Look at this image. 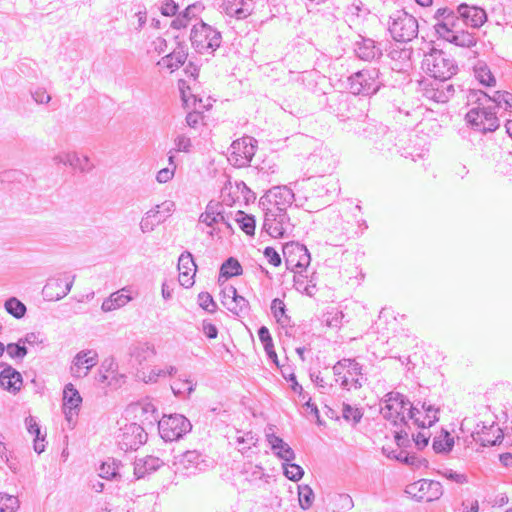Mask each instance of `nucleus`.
<instances>
[{"mask_svg": "<svg viewBox=\"0 0 512 512\" xmlns=\"http://www.w3.org/2000/svg\"><path fill=\"white\" fill-rule=\"evenodd\" d=\"M467 103L474 106L466 114L467 123L479 132H494L500 127L497 112L501 109L512 112V93L495 91L489 95L483 90L470 89Z\"/></svg>", "mask_w": 512, "mask_h": 512, "instance_id": "f257e3e1", "label": "nucleus"}, {"mask_svg": "<svg viewBox=\"0 0 512 512\" xmlns=\"http://www.w3.org/2000/svg\"><path fill=\"white\" fill-rule=\"evenodd\" d=\"M422 66L429 76L440 81L451 79L458 71L454 58L435 48L425 54Z\"/></svg>", "mask_w": 512, "mask_h": 512, "instance_id": "f03ea898", "label": "nucleus"}, {"mask_svg": "<svg viewBox=\"0 0 512 512\" xmlns=\"http://www.w3.org/2000/svg\"><path fill=\"white\" fill-rule=\"evenodd\" d=\"M388 30L396 42L408 43L417 37L419 25L414 16L401 9L390 15Z\"/></svg>", "mask_w": 512, "mask_h": 512, "instance_id": "7ed1b4c3", "label": "nucleus"}, {"mask_svg": "<svg viewBox=\"0 0 512 512\" xmlns=\"http://www.w3.org/2000/svg\"><path fill=\"white\" fill-rule=\"evenodd\" d=\"M192 47L200 54L205 52L213 53L222 42L221 33L211 25L200 20L193 25L190 33Z\"/></svg>", "mask_w": 512, "mask_h": 512, "instance_id": "20e7f679", "label": "nucleus"}, {"mask_svg": "<svg viewBox=\"0 0 512 512\" xmlns=\"http://www.w3.org/2000/svg\"><path fill=\"white\" fill-rule=\"evenodd\" d=\"M382 85L380 71L377 68L363 69L348 77V88L353 95H373Z\"/></svg>", "mask_w": 512, "mask_h": 512, "instance_id": "39448f33", "label": "nucleus"}, {"mask_svg": "<svg viewBox=\"0 0 512 512\" xmlns=\"http://www.w3.org/2000/svg\"><path fill=\"white\" fill-rule=\"evenodd\" d=\"M360 136L373 142L375 149L382 153L392 152L396 147L395 132L386 125L377 122H365L358 132Z\"/></svg>", "mask_w": 512, "mask_h": 512, "instance_id": "423d86ee", "label": "nucleus"}, {"mask_svg": "<svg viewBox=\"0 0 512 512\" xmlns=\"http://www.w3.org/2000/svg\"><path fill=\"white\" fill-rule=\"evenodd\" d=\"M265 211L262 231H265L272 238H285L289 236L294 224L291 223L287 210H274L267 208Z\"/></svg>", "mask_w": 512, "mask_h": 512, "instance_id": "0eeeda50", "label": "nucleus"}, {"mask_svg": "<svg viewBox=\"0 0 512 512\" xmlns=\"http://www.w3.org/2000/svg\"><path fill=\"white\" fill-rule=\"evenodd\" d=\"M407 405H412L410 401L401 393L391 391L384 396L381 414L384 419L390 421L394 426L404 424L408 426L404 410Z\"/></svg>", "mask_w": 512, "mask_h": 512, "instance_id": "6e6552de", "label": "nucleus"}, {"mask_svg": "<svg viewBox=\"0 0 512 512\" xmlns=\"http://www.w3.org/2000/svg\"><path fill=\"white\" fill-rule=\"evenodd\" d=\"M192 429L190 421L181 414L164 415L158 421V430L161 438L172 442L182 438Z\"/></svg>", "mask_w": 512, "mask_h": 512, "instance_id": "1a4fd4ad", "label": "nucleus"}, {"mask_svg": "<svg viewBox=\"0 0 512 512\" xmlns=\"http://www.w3.org/2000/svg\"><path fill=\"white\" fill-rule=\"evenodd\" d=\"M294 200V193L290 188L287 186H274L260 198L259 205L263 210L271 208L283 211L291 207Z\"/></svg>", "mask_w": 512, "mask_h": 512, "instance_id": "9d476101", "label": "nucleus"}, {"mask_svg": "<svg viewBox=\"0 0 512 512\" xmlns=\"http://www.w3.org/2000/svg\"><path fill=\"white\" fill-rule=\"evenodd\" d=\"M229 161L236 167H246L256 153L257 141L255 138L245 136L231 144Z\"/></svg>", "mask_w": 512, "mask_h": 512, "instance_id": "9b49d317", "label": "nucleus"}, {"mask_svg": "<svg viewBox=\"0 0 512 512\" xmlns=\"http://www.w3.org/2000/svg\"><path fill=\"white\" fill-rule=\"evenodd\" d=\"M282 252L287 269L306 270L311 262V256L307 247L299 242L290 241L282 246Z\"/></svg>", "mask_w": 512, "mask_h": 512, "instance_id": "f8f14e48", "label": "nucleus"}, {"mask_svg": "<svg viewBox=\"0 0 512 512\" xmlns=\"http://www.w3.org/2000/svg\"><path fill=\"white\" fill-rule=\"evenodd\" d=\"M147 437V433L139 424H126L118 435V446L125 452L137 450L147 441Z\"/></svg>", "mask_w": 512, "mask_h": 512, "instance_id": "ddd939ff", "label": "nucleus"}, {"mask_svg": "<svg viewBox=\"0 0 512 512\" xmlns=\"http://www.w3.org/2000/svg\"><path fill=\"white\" fill-rule=\"evenodd\" d=\"M434 18L437 20L434 25L438 36L443 39L449 37L450 33L461 27V17L456 10L448 7H442L436 10Z\"/></svg>", "mask_w": 512, "mask_h": 512, "instance_id": "4468645a", "label": "nucleus"}, {"mask_svg": "<svg viewBox=\"0 0 512 512\" xmlns=\"http://www.w3.org/2000/svg\"><path fill=\"white\" fill-rule=\"evenodd\" d=\"M408 418L420 428L431 427L438 422L439 408L427 401H418L409 407Z\"/></svg>", "mask_w": 512, "mask_h": 512, "instance_id": "2eb2a0df", "label": "nucleus"}, {"mask_svg": "<svg viewBox=\"0 0 512 512\" xmlns=\"http://www.w3.org/2000/svg\"><path fill=\"white\" fill-rule=\"evenodd\" d=\"M323 105V109L334 114L340 120L349 118V97L347 94L333 91L330 94L323 93L319 101Z\"/></svg>", "mask_w": 512, "mask_h": 512, "instance_id": "dca6fc26", "label": "nucleus"}, {"mask_svg": "<svg viewBox=\"0 0 512 512\" xmlns=\"http://www.w3.org/2000/svg\"><path fill=\"white\" fill-rule=\"evenodd\" d=\"M175 204L172 201H165L160 205H156L154 208L147 211L140 222V229L143 233H149L161 223H163L167 217L170 216L174 210Z\"/></svg>", "mask_w": 512, "mask_h": 512, "instance_id": "f3484780", "label": "nucleus"}, {"mask_svg": "<svg viewBox=\"0 0 512 512\" xmlns=\"http://www.w3.org/2000/svg\"><path fill=\"white\" fill-rule=\"evenodd\" d=\"M97 363L98 354L95 350H82L74 356L70 373L76 378L85 377Z\"/></svg>", "mask_w": 512, "mask_h": 512, "instance_id": "a211bd4d", "label": "nucleus"}, {"mask_svg": "<svg viewBox=\"0 0 512 512\" xmlns=\"http://www.w3.org/2000/svg\"><path fill=\"white\" fill-rule=\"evenodd\" d=\"M457 12L461 17L462 24L473 29L480 28L488 19L486 11L476 5L461 3L457 6Z\"/></svg>", "mask_w": 512, "mask_h": 512, "instance_id": "6ab92c4d", "label": "nucleus"}, {"mask_svg": "<svg viewBox=\"0 0 512 512\" xmlns=\"http://www.w3.org/2000/svg\"><path fill=\"white\" fill-rule=\"evenodd\" d=\"M308 162L314 168L316 173L324 176L325 174L333 171L337 160L329 149L320 147L309 155Z\"/></svg>", "mask_w": 512, "mask_h": 512, "instance_id": "aec40b11", "label": "nucleus"}, {"mask_svg": "<svg viewBox=\"0 0 512 512\" xmlns=\"http://www.w3.org/2000/svg\"><path fill=\"white\" fill-rule=\"evenodd\" d=\"M208 467L209 463L206 456L197 450L186 451L181 455L178 462V469L188 475L205 471Z\"/></svg>", "mask_w": 512, "mask_h": 512, "instance_id": "412c9836", "label": "nucleus"}, {"mask_svg": "<svg viewBox=\"0 0 512 512\" xmlns=\"http://www.w3.org/2000/svg\"><path fill=\"white\" fill-rule=\"evenodd\" d=\"M73 280L51 278L42 289V294L49 301H56L65 297L71 290Z\"/></svg>", "mask_w": 512, "mask_h": 512, "instance_id": "4be33fe9", "label": "nucleus"}, {"mask_svg": "<svg viewBox=\"0 0 512 512\" xmlns=\"http://www.w3.org/2000/svg\"><path fill=\"white\" fill-rule=\"evenodd\" d=\"M221 8L226 15L240 20L252 13L254 3L253 0H222Z\"/></svg>", "mask_w": 512, "mask_h": 512, "instance_id": "5701e85b", "label": "nucleus"}, {"mask_svg": "<svg viewBox=\"0 0 512 512\" xmlns=\"http://www.w3.org/2000/svg\"><path fill=\"white\" fill-rule=\"evenodd\" d=\"M81 403L82 397L78 390L73 384H67L63 391V412L69 422H71L74 415L78 414Z\"/></svg>", "mask_w": 512, "mask_h": 512, "instance_id": "b1692460", "label": "nucleus"}, {"mask_svg": "<svg viewBox=\"0 0 512 512\" xmlns=\"http://www.w3.org/2000/svg\"><path fill=\"white\" fill-rule=\"evenodd\" d=\"M448 80H434L431 88L425 89V96L438 103H445L454 96V85L447 83Z\"/></svg>", "mask_w": 512, "mask_h": 512, "instance_id": "393cba45", "label": "nucleus"}, {"mask_svg": "<svg viewBox=\"0 0 512 512\" xmlns=\"http://www.w3.org/2000/svg\"><path fill=\"white\" fill-rule=\"evenodd\" d=\"M354 50L357 57L364 61H372L382 56L381 43H377L370 38L362 37L360 41L355 43Z\"/></svg>", "mask_w": 512, "mask_h": 512, "instance_id": "a878e982", "label": "nucleus"}, {"mask_svg": "<svg viewBox=\"0 0 512 512\" xmlns=\"http://www.w3.org/2000/svg\"><path fill=\"white\" fill-rule=\"evenodd\" d=\"M406 44L407 43L395 44L389 51V57L395 62L393 69L406 71L411 67L413 49L406 46Z\"/></svg>", "mask_w": 512, "mask_h": 512, "instance_id": "bb28decb", "label": "nucleus"}, {"mask_svg": "<svg viewBox=\"0 0 512 512\" xmlns=\"http://www.w3.org/2000/svg\"><path fill=\"white\" fill-rule=\"evenodd\" d=\"M3 370L0 372V386L15 394L20 391L22 386V375L12 366L4 363Z\"/></svg>", "mask_w": 512, "mask_h": 512, "instance_id": "cd10ccee", "label": "nucleus"}, {"mask_svg": "<svg viewBox=\"0 0 512 512\" xmlns=\"http://www.w3.org/2000/svg\"><path fill=\"white\" fill-rule=\"evenodd\" d=\"M204 10V5L201 2H195L188 5L176 18L171 22L173 29H182L188 26L190 21L197 19L199 14Z\"/></svg>", "mask_w": 512, "mask_h": 512, "instance_id": "c85d7f7f", "label": "nucleus"}, {"mask_svg": "<svg viewBox=\"0 0 512 512\" xmlns=\"http://www.w3.org/2000/svg\"><path fill=\"white\" fill-rule=\"evenodd\" d=\"M416 486L421 493L419 498L426 499V501L439 499L443 494V487L439 481L422 479L412 485V487Z\"/></svg>", "mask_w": 512, "mask_h": 512, "instance_id": "c756f323", "label": "nucleus"}, {"mask_svg": "<svg viewBox=\"0 0 512 512\" xmlns=\"http://www.w3.org/2000/svg\"><path fill=\"white\" fill-rule=\"evenodd\" d=\"M443 40L458 47L471 48L476 46L478 38L475 33L469 32L468 30L460 27L459 29L454 30L453 33H450L449 37L443 38Z\"/></svg>", "mask_w": 512, "mask_h": 512, "instance_id": "7c9ffc66", "label": "nucleus"}, {"mask_svg": "<svg viewBox=\"0 0 512 512\" xmlns=\"http://www.w3.org/2000/svg\"><path fill=\"white\" fill-rule=\"evenodd\" d=\"M163 464L164 462L158 457L146 456L135 461L134 474L137 478H143L147 474L158 470Z\"/></svg>", "mask_w": 512, "mask_h": 512, "instance_id": "2f4dec72", "label": "nucleus"}, {"mask_svg": "<svg viewBox=\"0 0 512 512\" xmlns=\"http://www.w3.org/2000/svg\"><path fill=\"white\" fill-rule=\"evenodd\" d=\"M132 299L133 298L130 295V291L127 288H122L117 292L112 293L107 299H105L102 303L101 308L103 311L109 312L120 307H123Z\"/></svg>", "mask_w": 512, "mask_h": 512, "instance_id": "473e14b6", "label": "nucleus"}, {"mask_svg": "<svg viewBox=\"0 0 512 512\" xmlns=\"http://www.w3.org/2000/svg\"><path fill=\"white\" fill-rule=\"evenodd\" d=\"M25 425L28 432L35 436L33 445L35 452L38 454L42 453L45 450V435L41 436L40 426L36 422V419L31 415L26 417Z\"/></svg>", "mask_w": 512, "mask_h": 512, "instance_id": "72a5a7b5", "label": "nucleus"}, {"mask_svg": "<svg viewBox=\"0 0 512 512\" xmlns=\"http://www.w3.org/2000/svg\"><path fill=\"white\" fill-rule=\"evenodd\" d=\"M475 78L484 86H494L496 79L485 61L479 60L473 67Z\"/></svg>", "mask_w": 512, "mask_h": 512, "instance_id": "f704fd0d", "label": "nucleus"}, {"mask_svg": "<svg viewBox=\"0 0 512 512\" xmlns=\"http://www.w3.org/2000/svg\"><path fill=\"white\" fill-rule=\"evenodd\" d=\"M156 351L152 344L148 342H138L130 348V355L142 364L155 355Z\"/></svg>", "mask_w": 512, "mask_h": 512, "instance_id": "c9c22d12", "label": "nucleus"}, {"mask_svg": "<svg viewBox=\"0 0 512 512\" xmlns=\"http://www.w3.org/2000/svg\"><path fill=\"white\" fill-rule=\"evenodd\" d=\"M454 446V438L450 433L442 429L440 434L433 439L432 447L436 453L446 454L449 453Z\"/></svg>", "mask_w": 512, "mask_h": 512, "instance_id": "e433bc0d", "label": "nucleus"}, {"mask_svg": "<svg viewBox=\"0 0 512 512\" xmlns=\"http://www.w3.org/2000/svg\"><path fill=\"white\" fill-rule=\"evenodd\" d=\"M242 273L243 269L239 261L234 257H229L221 265L219 277L229 279Z\"/></svg>", "mask_w": 512, "mask_h": 512, "instance_id": "4c0bfd02", "label": "nucleus"}, {"mask_svg": "<svg viewBox=\"0 0 512 512\" xmlns=\"http://www.w3.org/2000/svg\"><path fill=\"white\" fill-rule=\"evenodd\" d=\"M188 54H182L181 52H170L161 58L158 65L164 66L170 69L172 72L177 70L179 67L184 65Z\"/></svg>", "mask_w": 512, "mask_h": 512, "instance_id": "58836bf2", "label": "nucleus"}, {"mask_svg": "<svg viewBox=\"0 0 512 512\" xmlns=\"http://www.w3.org/2000/svg\"><path fill=\"white\" fill-rule=\"evenodd\" d=\"M195 386L192 379L180 376L172 383L171 389L176 396H190L195 390Z\"/></svg>", "mask_w": 512, "mask_h": 512, "instance_id": "ea45409f", "label": "nucleus"}, {"mask_svg": "<svg viewBox=\"0 0 512 512\" xmlns=\"http://www.w3.org/2000/svg\"><path fill=\"white\" fill-rule=\"evenodd\" d=\"M326 179L324 176H320L317 178H308L307 179V187L313 191L311 197L323 198L329 196L331 192L325 183Z\"/></svg>", "mask_w": 512, "mask_h": 512, "instance_id": "a19ab883", "label": "nucleus"}, {"mask_svg": "<svg viewBox=\"0 0 512 512\" xmlns=\"http://www.w3.org/2000/svg\"><path fill=\"white\" fill-rule=\"evenodd\" d=\"M221 208L222 205L220 203H213L212 201L209 202L206 206L205 212L200 215V222L212 227L215 223H218V216L220 215Z\"/></svg>", "mask_w": 512, "mask_h": 512, "instance_id": "79ce46f5", "label": "nucleus"}, {"mask_svg": "<svg viewBox=\"0 0 512 512\" xmlns=\"http://www.w3.org/2000/svg\"><path fill=\"white\" fill-rule=\"evenodd\" d=\"M5 311L16 319L25 316L27 308L25 304L16 297L8 298L4 303Z\"/></svg>", "mask_w": 512, "mask_h": 512, "instance_id": "37998d69", "label": "nucleus"}, {"mask_svg": "<svg viewBox=\"0 0 512 512\" xmlns=\"http://www.w3.org/2000/svg\"><path fill=\"white\" fill-rule=\"evenodd\" d=\"M65 164H69L70 166L79 169L82 172L90 171L93 165L90 163V160L85 155H78L77 153H70L65 156V160H63Z\"/></svg>", "mask_w": 512, "mask_h": 512, "instance_id": "c03bdc74", "label": "nucleus"}, {"mask_svg": "<svg viewBox=\"0 0 512 512\" xmlns=\"http://www.w3.org/2000/svg\"><path fill=\"white\" fill-rule=\"evenodd\" d=\"M225 308L238 317H245L249 303L244 297L238 295L234 299L228 300V303H225Z\"/></svg>", "mask_w": 512, "mask_h": 512, "instance_id": "a18cd8bd", "label": "nucleus"}, {"mask_svg": "<svg viewBox=\"0 0 512 512\" xmlns=\"http://www.w3.org/2000/svg\"><path fill=\"white\" fill-rule=\"evenodd\" d=\"M236 215V222L239 224L240 229L249 236L254 235L256 227L255 217L241 210H239Z\"/></svg>", "mask_w": 512, "mask_h": 512, "instance_id": "49530a36", "label": "nucleus"}, {"mask_svg": "<svg viewBox=\"0 0 512 512\" xmlns=\"http://www.w3.org/2000/svg\"><path fill=\"white\" fill-rule=\"evenodd\" d=\"M489 430L493 434L496 433L497 435L492 437L490 436V433H487L486 435L478 437L477 441H479L482 446H495L500 444L503 439V432L500 427L493 423L489 426Z\"/></svg>", "mask_w": 512, "mask_h": 512, "instance_id": "de8ad7c7", "label": "nucleus"}, {"mask_svg": "<svg viewBox=\"0 0 512 512\" xmlns=\"http://www.w3.org/2000/svg\"><path fill=\"white\" fill-rule=\"evenodd\" d=\"M333 511H348L353 508V500L350 495L342 493L336 494L331 499Z\"/></svg>", "mask_w": 512, "mask_h": 512, "instance_id": "09e8293b", "label": "nucleus"}, {"mask_svg": "<svg viewBox=\"0 0 512 512\" xmlns=\"http://www.w3.org/2000/svg\"><path fill=\"white\" fill-rule=\"evenodd\" d=\"M299 505L303 510H308L314 501V492L308 485L298 487Z\"/></svg>", "mask_w": 512, "mask_h": 512, "instance_id": "8fccbe9b", "label": "nucleus"}, {"mask_svg": "<svg viewBox=\"0 0 512 512\" xmlns=\"http://www.w3.org/2000/svg\"><path fill=\"white\" fill-rule=\"evenodd\" d=\"M302 271L295 272L293 282L294 287L297 291L306 293L307 295H312V290L315 288V284H310L312 281H307V277L302 274Z\"/></svg>", "mask_w": 512, "mask_h": 512, "instance_id": "3c124183", "label": "nucleus"}, {"mask_svg": "<svg viewBox=\"0 0 512 512\" xmlns=\"http://www.w3.org/2000/svg\"><path fill=\"white\" fill-rule=\"evenodd\" d=\"M20 503L16 496L0 493V512H16Z\"/></svg>", "mask_w": 512, "mask_h": 512, "instance_id": "603ef678", "label": "nucleus"}, {"mask_svg": "<svg viewBox=\"0 0 512 512\" xmlns=\"http://www.w3.org/2000/svg\"><path fill=\"white\" fill-rule=\"evenodd\" d=\"M119 463L115 459L103 462L99 468V476L104 479H113L118 476Z\"/></svg>", "mask_w": 512, "mask_h": 512, "instance_id": "864d4df0", "label": "nucleus"}, {"mask_svg": "<svg viewBox=\"0 0 512 512\" xmlns=\"http://www.w3.org/2000/svg\"><path fill=\"white\" fill-rule=\"evenodd\" d=\"M342 417L346 421L352 422L354 425H356L361 421L363 412L360 408L344 403L342 408Z\"/></svg>", "mask_w": 512, "mask_h": 512, "instance_id": "5fc2aeb1", "label": "nucleus"}, {"mask_svg": "<svg viewBox=\"0 0 512 512\" xmlns=\"http://www.w3.org/2000/svg\"><path fill=\"white\" fill-rule=\"evenodd\" d=\"M178 270L187 272H195L197 270V265L194 261L193 255L189 251H184L180 254L178 258Z\"/></svg>", "mask_w": 512, "mask_h": 512, "instance_id": "6e6d98bb", "label": "nucleus"}, {"mask_svg": "<svg viewBox=\"0 0 512 512\" xmlns=\"http://www.w3.org/2000/svg\"><path fill=\"white\" fill-rule=\"evenodd\" d=\"M283 470L284 475L294 482L299 481L304 475L303 468L295 463L283 464Z\"/></svg>", "mask_w": 512, "mask_h": 512, "instance_id": "4d7b16f0", "label": "nucleus"}, {"mask_svg": "<svg viewBox=\"0 0 512 512\" xmlns=\"http://www.w3.org/2000/svg\"><path fill=\"white\" fill-rule=\"evenodd\" d=\"M181 98H182L184 106L187 108L193 107V109L201 111L204 109L207 110L208 107L210 106V104H208V105L203 104L202 99L196 97L195 95H191L188 97L184 90H181Z\"/></svg>", "mask_w": 512, "mask_h": 512, "instance_id": "13d9d810", "label": "nucleus"}, {"mask_svg": "<svg viewBox=\"0 0 512 512\" xmlns=\"http://www.w3.org/2000/svg\"><path fill=\"white\" fill-rule=\"evenodd\" d=\"M271 314L275 318V320H281V318H285L286 320H290V317L286 315V305L283 300L279 298H275L272 300L270 305Z\"/></svg>", "mask_w": 512, "mask_h": 512, "instance_id": "bf43d9fd", "label": "nucleus"}, {"mask_svg": "<svg viewBox=\"0 0 512 512\" xmlns=\"http://www.w3.org/2000/svg\"><path fill=\"white\" fill-rule=\"evenodd\" d=\"M139 377L145 383H156L160 378H166L164 368L159 367H153L148 373L143 371Z\"/></svg>", "mask_w": 512, "mask_h": 512, "instance_id": "052dcab7", "label": "nucleus"}, {"mask_svg": "<svg viewBox=\"0 0 512 512\" xmlns=\"http://www.w3.org/2000/svg\"><path fill=\"white\" fill-rule=\"evenodd\" d=\"M351 370H348V375L352 377L353 386L358 389L363 386V381L365 380L362 376V365H360L357 361L352 364Z\"/></svg>", "mask_w": 512, "mask_h": 512, "instance_id": "680f3d73", "label": "nucleus"}, {"mask_svg": "<svg viewBox=\"0 0 512 512\" xmlns=\"http://www.w3.org/2000/svg\"><path fill=\"white\" fill-rule=\"evenodd\" d=\"M199 306L209 313H213L217 305L213 300V297L208 292H201L198 295Z\"/></svg>", "mask_w": 512, "mask_h": 512, "instance_id": "e2e57ef3", "label": "nucleus"}, {"mask_svg": "<svg viewBox=\"0 0 512 512\" xmlns=\"http://www.w3.org/2000/svg\"><path fill=\"white\" fill-rule=\"evenodd\" d=\"M399 456L398 461L405 463L410 466L420 467L426 460L418 458L416 455H410L405 450H399Z\"/></svg>", "mask_w": 512, "mask_h": 512, "instance_id": "0e129e2a", "label": "nucleus"}, {"mask_svg": "<svg viewBox=\"0 0 512 512\" xmlns=\"http://www.w3.org/2000/svg\"><path fill=\"white\" fill-rule=\"evenodd\" d=\"M273 453L280 459L286 461V462H290L292 460L295 459V452L293 451V449L285 442L282 443V445H280V447L276 450V451H273Z\"/></svg>", "mask_w": 512, "mask_h": 512, "instance_id": "69168bd1", "label": "nucleus"}, {"mask_svg": "<svg viewBox=\"0 0 512 512\" xmlns=\"http://www.w3.org/2000/svg\"><path fill=\"white\" fill-rule=\"evenodd\" d=\"M11 358H23L27 354V348L19 343H9L6 347Z\"/></svg>", "mask_w": 512, "mask_h": 512, "instance_id": "338daca9", "label": "nucleus"}, {"mask_svg": "<svg viewBox=\"0 0 512 512\" xmlns=\"http://www.w3.org/2000/svg\"><path fill=\"white\" fill-rule=\"evenodd\" d=\"M264 257L267 259V261L275 266L278 267L281 265L282 259L280 254L273 248V247H266L263 251Z\"/></svg>", "mask_w": 512, "mask_h": 512, "instance_id": "774afa93", "label": "nucleus"}]
</instances>
